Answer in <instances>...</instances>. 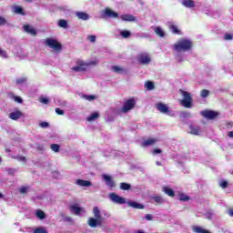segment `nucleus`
Wrapping results in <instances>:
<instances>
[{
  "instance_id": "1",
  "label": "nucleus",
  "mask_w": 233,
  "mask_h": 233,
  "mask_svg": "<svg viewBox=\"0 0 233 233\" xmlns=\"http://www.w3.org/2000/svg\"><path fill=\"white\" fill-rule=\"evenodd\" d=\"M192 46L193 44L190 39L182 38L173 46V50H175L177 54H181V52H188V50H192Z\"/></svg>"
},
{
  "instance_id": "2",
  "label": "nucleus",
  "mask_w": 233,
  "mask_h": 233,
  "mask_svg": "<svg viewBox=\"0 0 233 233\" xmlns=\"http://www.w3.org/2000/svg\"><path fill=\"white\" fill-rule=\"evenodd\" d=\"M44 45H46L48 48H51V50L56 54H59L61 50H63V45H61V43L54 37H47L44 39Z\"/></svg>"
},
{
  "instance_id": "3",
  "label": "nucleus",
  "mask_w": 233,
  "mask_h": 233,
  "mask_svg": "<svg viewBox=\"0 0 233 233\" xmlns=\"http://www.w3.org/2000/svg\"><path fill=\"white\" fill-rule=\"evenodd\" d=\"M180 94L183 96L181 100L182 106L185 108H192V96H190V93L180 90Z\"/></svg>"
},
{
  "instance_id": "4",
  "label": "nucleus",
  "mask_w": 233,
  "mask_h": 233,
  "mask_svg": "<svg viewBox=\"0 0 233 233\" xmlns=\"http://www.w3.org/2000/svg\"><path fill=\"white\" fill-rule=\"evenodd\" d=\"M101 17L103 19H119V14L109 7H106L101 13Z\"/></svg>"
},
{
  "instance_id": "5",
  "label": "nucleus",
  "mask_w": 233,
  "mask_h": 233,
  "mask_svg": "<svg viewBox=\"0 0 233 233\" xmlns=\"http://www.w3.org/2000/svg\"><path fill=\"white\" fill-rule=\"evenodd\" d=\"M135 106L136 99L130 98L124 103L121 111L123 112V114H127V112H130V110H134Z\"/></svg>"
},
{
  "instance_id": "6",
  "label": "nucleus",
  "mask_w": 233,
  "mask_h": 233,
  "mask_svg": "<svg viewBox=\"0 0 233 233\" xmlns=\"http://www.w3.org/2000/svg\"><path fill=\"white\" fill-rule=\"evenodd\" d=\"M137 61L140 65H150L152 63V57L148 53H140L137 56Z\"/></svg>"
},
{
  "instance_id": "7",
  "label": "nucleus",
  "mask_w": 233,
  "mask_h": 233,
  "mask_svg": "<svg viewBox=\"0 0 233 233\" xmlns=\"http://www.w3.org/2000/svg\"><path fill=\"white\" fill-rule=\"evenodd\" d=\"M108 198L113 203H116V205H125V203H127V199L125 198L120 197L116 193H109Z\"/></svg>"
},
{
  "instance_id": "8",
  "label": "nucleus",
  "mask_w": 233,
  "mask_h": 233,
  "mask_svg": "<svg viewBox=\"0 0 233 233\" xmlns=\"http://www.w3.org/2000/svg\"><path fill=\"white\" fill-rule=\"evenodd\" d=\"M201 116L206 119H216L219 117V112L212 111V110H204L200 112Z\"/></svg>"
},
{
  "instance_id": "9",
  "label": "nucleus",
  "mask_w": 233,
  "mask_h": 233,
  "mask_svg": "<svg viewBox=\"0 0 233 233\" xmlns=\"http://www.w3.org/2000/svg\"><path fill=\"white\" fill-rule=\"evenodd\" d=\"M156 108L158 110V112H161V114H168V116H174V114H170V109L167 104L161 102L157 103L156 104Z\"/></svg>"
},
{
  "instance_id": "10",
  "label": "nucleus",
  "mask_w": 233,
  "mask_h": 233,
  "mask_svg": "<svg viewBox=\"0 0 233 233\" xmlns=\"http://www.w3.org/2000/svg\"><path fill=\"white\" fill-rule=\"evenodd\" d=\"M102 179L106 182V187L109 188H114L116 187V182L112 180V177L108 175H102Z\"/></svg>"
},
{
  "instance_id": "11",
  "label": "nucleus",
  "mask_w": 233,
  "mask_h": 233,
  "mask_svg": "<svg viewBox=\"0 0 233 233\" xmlns=\"http://www.w3.org/2000/svg\"><path fill=\"white\" fill-rule=\"evenodd\" d=\"M69 210L76 216H79L81 212H85V209L83 208H79L77 204L70 206Z\"/></svg>"
},
{
  "instance_id": "12",
  "label": "nucleus",
  "mask_w": 233,
  "mask_h": 233,
  "mask_svg": "<svg viewBox=\"0 0 233 233\" xmlns=\"http://www.w3.org/2000/svg\"><path fill=\"white\" fill-rule=\"evenodd\" d=\"M102 223H103V221H101L96 218H89V219L87 221V224L89 225V227H91V228H96V227H97V225H101Z\"/></svg>"
},
{
  "instance_id": "13",
  "label": "nucleus",
  "mask_w": 233,
  "mask_h": 233,
  "mask_svg": "<svg viewBox=\"0 0 233 233\" xmlns=\"http://www.w3.org/2000/svg\"><path fill=\"white\" fill-rule=\"evenodd\" d=\"M75 15L77 19H81V21H88L90 19V15L86 14V12H76Z\"/></svg>"
},
{
  "instance_id": "14",
  "label": "nucleus",
  "mask_w": 233,
  "mask_h": 233,
  "mask_svg": "<svg viewBox=\"0 0 233 233\" xmlns=\"http://www.w3.org/2000/svg\"><path fill=\"white\" fill-rule=\"evenodd\" d=\"M189 134L193 136H199L201 134V127L198 126L189 125Z\"/></svg>"
},
{
  "instance_id": "15",
  "label": "nucleus",
  "mask_w": 233,
  "mask_h": 233,
  "mask_svg": "<svg viewBox=\"0 0 233 233\" xmlns=\"http://www.w3.org/2000/svg\"><path fill=\"white\" fill-rule=\"evenodd\" d=\"M118 19H121L122 21H127L129 23H134L136 21V16L132 15H121Z\"/></svg>"
},
{
  "instance_id": "16",
  "label": "nucleus",
  "mask_w": 233,
  "mask_h": 233,
  "mask_svg": "<svg viewBox=\"0 0 233 233\" xmlns=\"http://www.w3.org/2000/svg\"><path fill=\"white\" fill-rule=\"evenodd\" d=\"M157 142V138H147L142 142L141 147H152Z\"/></svg>"
},
{
  "instance_id": "17",
  "label": "nucleus",
  "mask_w": 233,
  "mask_h": 233,
  "mask_svg": "<svg viewBox=\"0 0 233 233\" xmlns=\"http://www.w3.org/2000/svg\"><path fill=\"white\" fill-rule=\"evenodd\" d=\"M126 203H127V207H131L132 208H138L139 210H143V208H145V206L136 201H128Z\"/></svg>"
},
{
  "instance_id": "18",
  "label": "nucleus",
  "mask_w": 233,
  "mask_h": 233,
  "mask_svg": "<svg viewBox=\"0 0 233 233\" xmlns=\"http://www.w3.org/2000/svg\"><path fill=\"white\" fill-rule=\"evenodd\" d=\"M21 116H23V113L19 110L9 114V117L10 119H13V121H17V119L21 118Z\"/></svg>"
},
{
  "instance_id": "19",
  "label": "nucleus",
  "mask_w": 233,
  "mask_h": 233,
  "mask_svg": "<svg viewBox=\"0 0 233 233\" xmlns=\"http://www.w3.org/2000/svg\"><path fill=\"white\" fill-rule=\"evenodd\" d=\"M76 185L78 187H92V182L89 180L76 179Z\"/></svg>"
},
{
  "instance_id": "20",
  "label": "nucleus",
  "mask_w": 233,
  "mask_h": 233,
  "mask_svg": "<svg viewBox=\"0 0 233 233\" xmlns=\"http://www.w3.org/2000/svg\"><path fill=\"white\" fill-rule=\"evenodd\" d=\"M93 214H94V218L96 219L103 221V217L101 216V210H99L98 207H94L93 208Z\"/></svg>"
},
{
  "instance_id": "21",
  "label": "nucleus",
  "mask_w": 233,
  "mask_h": 233,
  "mask_svg": "<svg viewBox=\"0 0 233 233\" xmlns=\"http://www.w3.org/2000/svg\"><path fill=\"white\" fill-rule=\"evenodd\" d=\"M182 5L186 8H194V6H196V2H194V0H183Z\"/></svg>"
},
{
  "instance_id": "22",
  "label": "nucleus",
  "mask_w": 233,
  "mask_h": 233,
  "mask_svg": "<svg viewBox=\"0 0 233 233\" xmlns=\"http://www.w3.org/2000/svg\"><path fill=\"white\" fill-rule=\"evenodd\" d=\"M57 25L60 28H64V30H66V28H68V21L65 19H60Z\"/></svg>"
},
{
  "instance_id": "23",
  "label": "nucleus",
  "mask_w": 233,
  "mask_h": 233,
  "mask_svg": "<svg viewBox=\"0 0 233 233\" xmlns=\"http://www.w3.org/2000/svg\"><path fill=\"white\" fill-rule=\"evenodd\" d=\"M163 192H165V194H167L170 198H174V196H175L174 189H172L168 187H163Z\"/></svg>"
},
{
  "instance_id": "24",
  "label": "nucleus",
  "mask_w": 233,
  "mask_h": 233,
  "mask_svg": "<svg viewBox=\"0 0 233 233\" xmlns=\"http://www.w3.org/2000/svg\"><path fill=\"white\" fill-rule=\"evenodd\" d=\"M111 70L115 72V74H123L125 72V68L119 66H113L111 67Z\"/></svg>"
},
{
  "instance_id": "25",
  "label": "nucleus",
  "mask_w": 233,
  "mask_h": 233,
  "mask_svg": "<svg viewBox=\"0 0 233 233\" xmlns=\"http://www.w3.org/2000/svg\"><path fill=\"white\" fill-rule=\"evenodd\" d=\"M98 118H99V113L95 112V113H92L89 116H87V121L89 123H92V121H96V119H98Z\"/></svg>"
},
{
  "instance_id": "26",
  "label": "nucleus",
  "mask_w": 233,
  "mask_h": 233,
  "mask_svg": "<svg viewBox=\"0 0 233 233\" xmlns=\"http://www.w3.org/2000/svg\"><path fill=\"white\" fill-rule=\"evenodd\" d=\"M14 13L15 14H18L20 15H25V11L23 10V7L19 6V5H15L14 8Z\"/></svg>"
},
{
  "instance_id": "27",
  "label": "nucleus",
  "mask_w": 233,
  "mask_h": 233,
  "mask_svg": "<svg viewBox=\"0 0 233 233\" xmlns=\"http://www.w3.org/2000/svg\"><path fill=\"white\" fill-rule=\"evenodd\" d=\"M81 97L86 101H95V99H97V96L94 95H82Z\"/></svg>"
},
{
  "instance_id": "28",
  "label": "nucleus",
  "mask_w": 233,
  "mask_h": 233,
  "mask_svg": "<svg viewBox=\"0 0 233 233\" xmlns=\"http://www.w3.org/2000/svg\"><path fill=\"white\" fill-rule=\"evenodd\" d=\"M151 199L157 203V205H161L162 203H165V199H163L160 196H155L152 197Z\"/></svg>"
},
{
  "instance_id": "29",
  "label": "nucleus",
  "mask_w": 233,
  "mask_h": 233,
  "mask_svg": "<svg viewBox=\"0 0 233 233\" xmlns=\"http://www.w3.org/2000/svg\"><path fill=\"white\" fill-rule=\"evenodd\" d=\"M35 216L38 219H45L46 218V214L41 209L36 210Z\"/></svg>"
},
{
  "instance_id": "30",
  "label": "nucleus",
  "mask_w": 233,
  "mask_h": 233,
  "mask_svg": "<svg viewBox=\"0 0 233 233\" xmlns=\"http://www.w3.org/2000/svg\"><path fill=\"white\" fill-rule=\"evenodd\" d=\"M73 72H86V67H83L82 66H76L71 68Z\"/></svg>"
},
{
  "instance_id": "31",
  "label": "nucleus",
  "mask_w": 233,
  "mask_h": 233,
  "mask_svg": "<svg viewBox=\"0 0 233 233\" xmlns=\"http://www.w3.org/2000/svg\"><path fill=\"white\" fill-rule=\"evenodd\" d=\"M119 35L124 39H128V37L132 35V33H130V31H120Z\"/></svg>"
},
{
  "instance_id": "32",
  "label": "nucleus",
  "mask_w": 233,
  "mask_h": 233,
  "mask_svg": "<svg viewBox=\"0 0 233 233\" xmlns=\"http://www.w3.org/2000/svg\"><path fill=\"white\" fill-rule=\"evenodd\" d=\"M130 188H132V186L130 184L125 182L120 183L121 190H130Z\"/></svg>"
},
{
  "instance_id": "33",
  "label": "nucleus",
  "mask_w": 233,
  "mask_h": 233,
  "mask_svg": "<svg viewBox=\"0 0 233 233\" xmlns=\"http://www.w3.org/2000/svg\"><path fill=\"white\" fill-rule=\"evenodd\" d=\"M13 159H16L17 161H20L21 163H26V157H24L21 155L13 157Z\"/></svg>"
},
{
  "instance_id": "34",
  "label": "nucleus",
  "mask_w": 233,
  "mask_h": 233,
  "mask_svg": "<svg viewBox=\"0 0 233 233\" xmlns=\"http://www.w3.org/2000/svg\"><path fill=\"white\" fill-rule=\"evenodd\" d=\"M27 78L25 76H21L19 78H16L15 84L16 85H23L24 83H26Z\"/></svg>"
},
{
  "instance_id": "35",
  "label": "nucleus",
  "mask_w": 233,
  "mask_h": 233,
  "mask_svg": "<svg viewBox=\"0 0 233 233\" xmlns=\"http://www.w3.org/2000/svg\"><path fill=\"white\" fill-rule=\"evenodd\" d=\"M145 86L147 87V90H154V88H156L154 86V82L150 81L146 82Z\"/></svg>"
},
{
  "instance_id": "36",
  "label": "nucleus",
  "mask_w": 233,
  "mask_h": 233,
  "mask_svg": "<svg viewBox=\"0 0 233 233\" xmlns=\"http://www.w3.org/2000/svg\"><path fill=\"white\" fill-rule=\"evenodd\" d=\"M50 148H51V150H52L53 152L57 153V152H59V150L61 149V147H60L59 145H57V144H52V145L50 146Z\"/></svg>"
},
{
  "instance_id": "37",
  "label": "nucleus",
  "mask_w": 233,
  "mask_h": 233,
  "mask_svg": "<svg viewBox=\"0 0 233 233\" xmlns=\"http://www.w3.org/2000/svg\"><path fill=\"white\" fill-rule=\"evenodd\" d=\"M167 28H169V30H177V25H174L173 22H167Z\"/></svg>"
},
{
  "instance_id": "38",
  "label": "nucleus",
  "mask_w": 233,
  "mask_h": 233,
  "mask_svg": "<svg viewBox=\"0 0 233 233\" xmlns=\"http://www.w3.org/2000/svg\"><path fill=\"white\" fill-rule=\"evenodd\" d=\"M221 188H227L228 187V181L227 180H220L218 183Z\"/></svg>"
},
{
  "instance_id": "39",
  "label": "nucleus",
  "mask_w": 233,
  "mask_h": 233,
  "mask_svg": "<svg viewBox=\"0 0 233 233\" xmlns=\"http://www.w3.org/2000/svg\"><path fill=\"white\" fill-rule=\"evenodd\" d=\"M10 25V24L8 23V20L5 19V18L3 17V16H0V26H5V25Z\"/></svg>"
},
{
  "instance_id": "40",
  "label": "nucleus",
  "mask_w": 233,
  "mask_h": 233,
  "mask_svg": "<svg viewBox=\"0 0 233 233\" xmlns=\"http://www.w3.org/2000/svg\"><path fill=\"white\" fill-rule=\"evenodd\" d=\"M28 190H30V187H22L19 189L20 194H28Z\"/></svg>"
},
{
  "instance_id": "41",
  "label": "nucleus",
  "mask_w": 233,
  "mask_h": 233,
  "mask_svg": "<svg viewBox=\"0 0 233 233\" xmlns=\"http://www.w3.org/2000/svg\"><path fill=\"white\" fill-rule=\"evenodd\" d=\"M155 33L158 37H165L167 35L163 30H155Z\"/></svg>"
},
{
  "instance_id": "42",
  "label": "nucleus",
  "mask_w": 233,
  "mask_h": 233,
  "mask_svg": "<svg viewBox=\"0 0 233 233\" xmlns=\"http://www.w3.org/2000/svg\"><path fill=\"white\" fill-rule=\"evenodd\" d=\"M209 95H210V91H209V90H207V89H203V90L200 92L201 97H208Z\"/></svg>"
},
{
  "instance_id": "43",
  "label": "nucleus",
  "mask_w": 233,
  "mask_h": 233,
  "mask_svg": "<svg viewBox=\"0 0 233 233\" xmlns=\"http://www.w3.org/2000/svg\"><path fill=\"white\" fill-rule=\"evenodd\" d=\"M181 116L184 117L185 119L190 118V117H192V113L184 111L181 113Z\"/></svg>"
},
{
  "instance_id": "44",
  "label": "nucleus",
  "mask_w": 233,
  "mask_h": 233,
  "mask_svg": "<svg viewBox=\"0 0 233 233\" xmlns=\"http://www.w3.org/2000/svg\"><path fill=\"white\" fill-rule=\"evenodd\" d=\"M25 32L32 37H35L37 35V31L35 30H25Z\"/></svg>"
},
{
  "instance_id": "45",
  "label": "nucleus",
  "mask_w": 233,
  "mask_h": 233,
  "mask_svg": "<svg viewBox=\"0 0 233 233\" xmlns=\"http://www.w3.org/2000/svg\"><path fill=\"white\" fill-rule=\"evenodd\" d=\"M34 233H48L46 228H37L35 229Z\"/></svg>"
},
{
  "instance_id": "46",
  "label": "nucleus",
  "mask_w": 233,
  "mask_h": 233,
  "mask_svg": "<svg viewBox=\"0 0 233 233\" xmlns=\"http://www.w3.org/2000/svg\"><path fill=\"white\" fill-rule=\"evenodd\" d=\"M76 65H78V66H83L86 68V66H88V64H86L85 61L83 60H77L76 61Z\"/></svg>"
},
{
  "instance_id": "47",
  "label": "nucleus",
  "mask_w": 233,
  "mask_h": 233,
  "mask_svg": "<svg viewBox=\"0 0 233 233\" xmlns=\"http://www.w3.org/2000/svg\"><path fill=\"white\" fill-rule=\"evenodd\" d=\"M188 199H190V198L187 195L182 194V195L179 196V200L180 201H188Z\"/></svg>"
},
{
  "instance_id": "48",
  "label": "nucleus",
  "mask_w": 233,
  "mask_h": 233,
  "mask_svg": "<svg viewBox=\"0 0 233 233\" xmlns=\"http://www.w3.org/2000/svg\"><path fill=\"white\" fill-rule=\"evenodd\" d=\"M55 111L58 116H65V111L59 107H56Z\"/></svg>"
},
{
  "instance_id": "49",
  "label": "nucleus",
  "mask_w": 233,
  "mask_h": 233,
  "mask_svg": "<svg viewBox=\"0 0 233 233\" xmlns=\"http://www.w3.org/2000/svg\"><path fill=\"white\" fill-rule=\"evenodd\" d=\"M87 39L90 41V43H96V36L95 35H90L87 36Z\"/></svg>"
},
{
  "instance_id": "50",
  "label": "nucleus",
  "mask_w": 233,
  "mask_h": 233,
  "mask_svg": "<svg viewBox=\"0 0 233 233\" xmlns=\"http://www.w3.org/2000/svg\"><path fill=\"white\" fill-rule=\"evenodd\" d=\"M40 103H43V105H48V103H50V100L46 97H41Z\"/></svg>"
},
{
  "instance_id": "51",
  "label": "nucleus",
  "mask_w": 233,
  "mask_h": 233,
  "mask_svg": "<svg viewBox=\"0 0 233 233\" xmlns=\"http://www.w3.org/2000/svg\"><path fill=\"white\" fill-rule=\"evenodd\" d=\"M0 57H5V59L8 58V55L6 54V51L0 48Z\"/></svg>"
},
{
  "instance_id": "52",
  "label": "nucleus",
  "mask_w": 233,
  "mask_h": 233,
  "mask_svg": "<svg viewBox=\"0 0 233 233\" xmlns=\"http://www.w3.org/2000/svg\"><path fill=\"white\" fill-rule=\"evenodd\" d=\"M39 127H41V128H48V127H50V124L48 122H42L39 124Z\"/></svg>"
},
{
  "instance_id": "53",
  "label": "nucleus",
  "mask_w": 233,
  "mask_h": 233,
  "mask_svg": "<svg viewBox=\"0 0 233 233\" xmlns=\"http://www.w3.org/2000/svg\"><path fill=\"white\" fill-rule=\"evenodd\" d=\"M23 29L24 30H35V28L30 25H24Z\"/></svg>"
},
{
  "instance_id": "54",
  "label": "nucleus",
  "mask_w": 233,
  "mask_h": 233,
  "mask_svg": "<svg viewBox=\"0 0 233 233\" xmlns=\"http://www.w3.org/2000/svg\"><path fill=\"white\" fill-rule=\"evenodd\" d=\"M14 101H15V103H23V98H21L20 96H13Z\"/></svg>"
},
{
  "instance_id": "55",
  "label": "nucleus",
  "mask_w": 233,
  "mask_h": 233,
  "mask_svg": "<svg viewBox=\"0 0 233 233\" xmlns=\"http://www.w3.org/2000/svg\"><path fill=\"white\" fill-rule=\"evenodd\" d=\"M225 41H232V35L226 34L224 36Z\"/></svg>"
},
{
  "instance_id": "56",
  "label": "nucleus",
  "mask_w": 233,
  "mask_h": 233,
  "mask_svg": "<svg viewBox=\"0 0 233 233\" xmlns=\"http://www.w3.org/2000/svg\"><path fill=\"white\" fill-rule=\"evenodd\" d=\"M163 151L159 148H156L153 150V154L156 155V154H161Z\"/></svg>"
},
{
  "instance_id": "57",
  "label": "nucleus",
  "mask_w": 233,
  "mask_h": 233,
  "mask_svg": "<svg viewBox=\"0 0 233 233\" xmlns=\"http://www.w3.org/2000/svg\"><path fill=\"white\" fill-rule=\"evenodd\" d=\"M145 219H147V221H152V215L147 214Z\"/></svg>"
},
{
  "instance_id": "58",
  "label": "nucleus",
  "mask_w": 233,
  "mask_h": 233,
  "mask_svg": "<svg viewBox=\"0 0 233 233\" xmlns=\"http://www.w3.org/2000/svg\"><path fill=\"white\" fill-rule=\"evenodd\" d=\"M177 61H178V63H182V61H184L183 56H181L180 55H177Z\"/></svg>"
},
{
  "instance_id": "59",
  "label": "nucleus",
  "mask_w": 233,
  "mask_h": 233,
  "mask_svg": "<svg viewBox=\"0 0 233 233\" xmlns=\"http://www.w3.org/2000/svg\"><path fill=\"white\" fill-rule=\"evenodd\" d=\"M7 172H8V174H11V176H14V174H15V169H14V168H9V169L7 170Z\"/></svg>"
},
{
  "instance_id": "60",
  "label": "nucleus",
  "mask_w": 233,
  "mask_h": 233,
  "mask_svg": "<svg viewBox=\"0 0 233 233\" xmlns=\"http://www.w3.org/2000/svg\"><path fill=\"white\" fill-rule=\"evenodd\" d=\"M64 221H67L68 223H72V218L70 217L64 218Z\"/></svg>"
},
{
  "instance_id": "61",
  "label": "nucleus",
  "mask_w": 233,
  "mask_h": 233,
  "mask_svg": "<svg viewBox=\"0 0 233 233\" xmlns=\"http://www.w3.org/2000/svg\"><path fill=\"white\" fill-rule=\"evenodd\" d=\"M228 214L231 216V218H233V209H229Z\"/></svg>"
},
{
  "instance_id": "62",
  "label": "nucleus",
  "mask_w": 233,
  "mask_h": 233,
  "mask_svg": "<svg viewBox=\"0 0 233 233\" xmlns=\"http://www.w3.org/2000/svg\"><path fill=\"white\" fill-rule=\"evenodd\" d=\"M173 34H181V31H179V30H173Z\"/></svg>"
},
{
  "instance_id": "63",
  "label": "nucleus",
  "mask_w": 233,
  "mask_h": 233,
  "mask_svg": "<svg viewBox=\"0 0 233 233\" xmlns=\"http://www.w3.org/2000/svg\"><path fill=\"white\" fill-rule=\"evenodd\" d=\"M228 137H233V132H232V131L229 132V133L228 134Z\"/></svg>"
},
{
  "instance_id": "64",
  "label": "nucleus",
  "mask_w": 233,
  "mask_h": 233,
  "mask_svg": "<svg viewBox=\"0 0 233 233\" xmlns=\"http://www.w3.org/2000/svg\"><path fill=\"white\" fill-rule=\"evenodd\" d=\"M156 165H157V167H161L162 164H161V162L157 161V162H156Z\"/></svg>"
}]
</instances>
